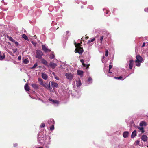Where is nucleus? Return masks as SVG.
Masks as SVG:
<instances>
[{"label": "nucleus", "mask_w": 148, "mask_h": 148, "mask_svg": "<svg viewBox=\"0 0 148 148\" xmlns=\"http://www.w3.org/2000/svg\"><path fill=\"white\" fill-rule=\"evenodd\" d=\"M83 8V6H81V8Z\"/></svg>", "instance_id": "57"}, {"label": "nucleus", "mask_w": 148, "mask_h": 148, "mask_svg": "<svg viewBox=\"0 0 148 148\" xmlns=\"http://www.w3.org/2000/svg\"><path fill=\"white\" fill-rule=\"evenodd\" d=\"M125 77L123 79V77L121 76H119L118 77H114V78H115L116 79H118L119 80H123L125 79Z\"/></svg>", "instance_id": "27"}, {"label": "nucleus", "mask_w": 148, "mask_h": 148, "mask_svg": "<svg viewBox=\"0 0 148 148\" xmlns=\"http://www.w3.org/2000/svg\"><path fill=\"white\" fill-rule=\"evenodd\" d=\"M54 55L53 53L51 54L49 56V58L51 59H53L54 58Z\"/></svg>", "instance_id": "30"}, {"label": "nucleus", "mask_w": 148, "mask_h": 148, "mask_svg": "<svg viewBox=\"0 0 148 148\" xmlns=\"http://www.w3.org/2000/svg\"><path fill=\"white\" fill-rule=\"evenodd\" d=\"M104 56H103L102 57V62L103 63H104Z\"/></svg>", "instance_id": "42"}, {"label": "nucleus", "mask_w": 148, "mask_h": 148, "mask_svg": "<svg viewBox=\"0 0 148 148\" xmlns=\"http://www.w3.org/2000/svg\"><path fill=\"white\" fill-rule=\"evenodd\" d=\"M107 75H108V76H110L108 75V74H107Z\"/></svg>", "instance_id": "58"}, {"label": "nucleus", "mask_w": 148, "mask_h": 148, "mask_svg": "<svg viewBox=\"0 0 148 148\" xmlns=\"http://www.w3.org/2000/svg\"><path fill=\"white\" fill-rule=\"evenodd\" d=\"M65 76L66 78L69 80H71L73 78V75L69 73H66Z\"/></svg>", "instance_id": "3"}, {"label": "nucleus", "mask_w": 148, "mask_h": 148, "mask_svg": "<svg viewBox=\"0 0 148 148\" xmlns=\"http://www.w3.org/2000/svg\"><path fill=\"white\" fill-rule=\"evenodd\" d=\"M129 134V133L128 131H125L123 134V136L124 138H126L128 137Z\"/></svg>", "instance_id": "14"}, {"label": "nucleus", "mask_w": 148, "mask_h": 148, "mask_svg": "<svg viewBox=\"0 0 148 148\" xmlns=\"http://www.w3.org/2000/svg\"><path fill=\"white\" fill-rule=\"evenodd\" d=\"M14 146L16 147L17 146V143H15L14 144Z\"/></svg>", "instance_id": "49"}, {"label": "nucleus", "mask_w": 148, "mask_h": 148, "mask_svg": "<svg viewBox=\"0 0 148 148\" xmlns=\"http://www.w3.org/2000/svg\"><path fill=\"white\" fill-rule=\"evenodd\" d=\"M108 55V50H106L105 51V56H107Z\"/></svg>", "instance_id": "37"}, {"label": "nucleus", "mask_w": 148, "mask_h": 148, "mask_svg": "<svg viewBox=\"0 0 148 148\" xmlns=\"http://www.w3.org/2000/svg\"><path fill=\"white\" fill-rule=\"evenodd\" d=\"M49 65L50 66L54 69L57 66V64L56 63L51 62L50 63Z\"/></svg>", "instance_id": "10"}, {"label": "nucleus", "mask_w": 148, "mask_h": 148, "mask_svg": "<svg viewBox=\"0 0 148 148\" xmlns=\"http://www.w3.org/2000/svg\"><path fill=\"white\" fill-rule=\"evenodd\" d=\"M66 34H67L69 33V32L68 31H67L66 32Z\"/></svg>", "instance_id": "50"}, {"label": "nucleus", "mask_w": 148, "mask_h": 148, "mask_svg": "<svg viewBox=\"0 0 148 148\" xmlns=\"http://www.w3.org/2000/svg\"><path fill=\"white\" fill-rule=\"evenodd\" d=\"M136 130H134L133 131V132H132V135H131V137L132 138H133L136 135Z\"/></svg>", "instance_id": "25"}, {"label": "nucleus", "mask_w": 148, "mask_h": 148, "mask_svg": "<svg viewBox=\"0 0 148 148\" xmlns=\"http://www.w3.org/2000/svg\"><path fill=\"white\" fill-rule=\"evenodd\" d=\"M137 128L139 129V131L140 132H141L142 133H143L144 132V131L143 127H138Z\"/></svg>", "instance_id": "22"}, {"label": "nucleus", "mask_w": 148, "mask_h": 148, "mask_svg": "<svg viewBox=\"0 0 148 148\" xmlns=\"http://www.w3.org/2000/svg\"><path fill=\"white\" fill-rule=\"evenodd\" d=\"M22 37L23 38H24V39H25V40H29V39H28V38L27 37L25 34H23L22 35Z\"/></svg>", "instance_id": "28"}, {"label": "nucleus", "mask_w": 148, "mask_h": 148, "mask_svg": "<svg viewBox=\"0 0 148 148\" xmlns=\"http://www.w3.org/2000/svg\"><path fill=\"white\" fill-rule=\"evenodd\" d=\"M88 81L89 82V83H91L92 82V79L91 77H89L88 79Z\"/></svg>", "instance_id": "33"}, {"label": "nucleus", "mask_w": 148, "mask_h": 148, "mask_svg": "<svg viewBox=\"0 0 148 148\" xmlns=\"http://www.w3.org/2000/svg\"><path fill=\"white\" fill-rule=\"evenodd\" d=\"M148 137L146 135H143L141 137L142 140L146 142L147 140Z\"/></svg>", "instance_id": "9"}, {"label": "nucleus", "mask_w": 148, "mask_h": 148, "mask_svg": "<svg viewBox=\"0 0 148 148\" xmlns=\"http://www.w3.org/2000/svg\"><path fill=\"white\" fill-rule=\"evenodd\" d=\"M11 41L14 43L16 41L14 39H13Z\"/></svg>", "instance_id": "47"}, {"label": "nucleus", "mask_w": 148, "mask_h": 148, "mask_svg": "<svg viewBox=\"0 0 148 148\" xmlns=\"http://www.w3.org/2000/svg\"><path fill=\"white\" fill-rule=\"evenodd\" d=\"M145 46V42H144L143 45H142V47H144V46Z\"/></svg>", "instance_id": "48"}, {"label": "nucleus", "mask_w": 148, "mask_h": 148, "mask_svg": "<svg viewBox=\"0 0 148 148\" xmlns=\"http://www.w3.org/2000/svg\"><path fill=\"white\" fill-rule=\"evenodd\" d=\"M24 81L25 82V80H24Z\"/></svg>", "instance_id": "59"}, {"label": "nucleus", "mask_w": 148, "mask_h": 148, "mask_svg": "<svg viewBox=\"0 0 148 148\" xmlns=\"http://www.w3.org/2000/svg\"><path fill=\"white\" fill-rule=\"evenodd\" d=\"M5 58V55L4 53H3L2 56L1 55V53L0 51V60H2Z\"/></svg>", "instance_id": "21"}, {"label": "nucleus", "mask_w": 148, "mask_h": 148, "mask_svg": "<svg viewBox=\"0 0 148 148\" xmlns=\"http://www.w3.org/2000/svg\"><path fill=\"white\" fill-rule=\"evenodd\" d=\"M77 73L78 75H80L81 76L83 75V71L77 70Z\"/></svg>", "instance_id": "26"}, {"label": "nucleus", "mask_w": 148, "mask_h": 148, "mask_svg": "<svg viewBox=\"0 0 148 148\" xmlns=\"http://www.w3.org/2000/svg\"><path fill=\"white\" fill-rule=\"evenodd\" d=\"M134 61L132 60H131L130 61V64H129V68L132 69L133 66Z\"/></svg>", "instance_id": "15"}, {"label": "nucleus", "mask_w": 148, "mask_h": 148, "mask_svg": "<svg viewBox=\"0 0 148 148\" xmlns=\"http://www.w3.org/2000/svg\"><path fill=\"white\" fill-rule=\"evenodd\" d=\"M106 10V15H105L106 16H109L110 14V12L109 11Z\"/></svg>", "instance_id": "31"}, {"label": "nucleus", "mask_w": 148, "mask_h": 148, "mask_svg": "<svg viewBox=\"0 0 148 148\" xmlns=\"http://www.w3.org/2000/svg\"><path fill=\"white\" fill-rule=\"evenodd\" d=\"M51 84L52 87L53 88H57L58 86V84L54 82H51Z\"/></svg>", "instance_id": "11"}, {"label": "nucleus", "mask_w": 148, "mask_h": 148, "mask_svg": "<svg viewBox=\"0 0 148 148\" xmlns=\"http://www.w3.org/2000/svg\"><path fill=\"white\" fill-rule=\"evenodd\" d=\"M24 88L26 91H29L30 89L28 86V84L27 83H26L25 84L24 87Z\"/></svg>", "instance_id": "18"}, {"label": "nucleus", "mask_w": 148, "mask_h": 148, "mask_svg": "<svg viewBox=\"0 0 148 148\" xmlns=\"http://www.w3.org/2000/svg\"><path fill=\"white\" fill-rule=\"evenodd\" d=\"M143 58L140 56L137 55L136 56V60L135 61V62H141L143 61Z\"/></svg>", "instance_id": "5"}, {"label": "nucleus", "mask_w": 148, "mask_h": 148, "mask_svg": "<svg viewBox=\"0 0 148 148\" xmlns=\"http://www.w3.org/2000/svg\"><path fill=\"white\" fill-rule=\"evenodd\" d=\"M23 62L25 64H27L28 63L29 61L27 59H25L23 60Z\"/></svg>", "instance_id": "32"}, {"label": "nucleus", "mask_w": 148, "mask_h": 148, "mask_svg": "<svg viewBox=\"0 0 148 148\" xmlns=\"http://www.w3.org/2000/svg\"><path fill=\"white\" fill-rule=\"evenodd\" d=\"M32 87L35 90H37L38 88L39 87L38 85L36 84H32L31 85Z\"/></svg>", "instance_id": "16"}, {"label": "nucleus", "mask_w": 148, "mask_h": 148, "mask_svg": "<svg viewBox=\"0 0 148 148\" xmlns=\"http://www.w3.org/2000/svg\"><path fill=\"white\" fill-rule=\"evenodd\" d=\"M80 43H78L75 45L76 48L75 49V53H78L79 54H82L84 52L82 48L80 47Z\"/></svg>", "instance_id": "1"}, {"label": "nucleus", "mask_w": 148, "mask_h": 148, "mask_svg": "<svg viewBox=\"0 0 148 148\" xmlns=\"http://www.w3.org/2000/svg\"><path fill=\"white\" fill-rule=\"evenodd\" d=\"M53 75H54V72H53Z\"/></svg>", "instance_id": "54"}, {"label": "nucleus", "mask_w": 148, "mask_h": 148, "mask_svg": "<svg viewBox=\"0 0 148 148\" xmlns=\"http://www.w3.org/2000/svg\"><path fill=\"white\" fill-rule=\"evenodd\" d=\"M112 68V66L111 65H110L109 66V70L110 71V69Z\"/></svg>", "instance_id": "40"}, {"label": "nucleus", "mask_w": 148, "mask_h": 148, "mask_svg": "<svg viewBox=\"0 0 148 148\" xmlns=\"http://www.w3.org/2000/svg\"><path fill=\"white\" fill-rule=\"evenodd\" d=\"M76 85L78 87H79L81 85V82L80 80L79 79L76 81Z\"/></svg>", "instance_id": "17"}, {"label": "nucleus", "mask_w": 148, "mask_h": 148, "mask_svg": "<svg viewBox=\"0 0 148 148\" xmlns=\"http://www.w3.org/2000/svg\"><path fill=\"white\" fill-rule=\"evenodd\" d=\"M55 78L57 80H59V78L57 76H56L55 77Z\"/></svg>", "instance_id": "46"}, {"label": "nucleus", "mask_w": 148, "mask_h": 148, "mask_svg": "<svg viewBox=\"0 0 148 148\" xmlns=\"http://www.w3.org/2000/svg\"><path fill=\"white\" fill-rule=\"evenodd\" d=\"M31 43L34 45L35 46L36 45V43H34L33 41H31Z\"/></svg>", "instance_id": "44"}, {"label": "nucleus", "mask_w": 148, "mask_h": 148, "mask_svg": "<svg viewBox=\"0 0 148 148\" xmlns=\"http://www.w3.org/2000/svg\"><path fill=\"white\" fill-rule=\"evenodd\" d=\"M97 36L99 37V39H97V41H100V43L101 44L102 43L103 40L104 38V36L103 35L98 36L95 37L96 38Z\"/></svg>", "instance_id": "7"}, {"label": "nucleus", "mask_w": 148, "mask_h": 148, "mask_svg": "<svg viewBox=\"0 0 148 148\" xmlns=\"http://www.w3.org/2000/svg\"><path fill=\"white\" fill-rule=\"evenodd\" d=\"M137 143H139V141H137Z\"/></svg>", "instance_id": "53"}, {"label": "nucleus", "mask_w": 148, "mask_h": 148, "mask_svg": "<svg viewBox=\"0 0 148 148\" xmlns=\"http://www.w3.org/2000/svg\"><path fill=\"white\" fill-rule=\"evenodd\" d=\"M34 37H36V35H35V36H34Z\"/></svg>", "instance_id": "56"}, {"label": "nucleus", "mask_w": 148, "mask_h": 148, "mask_svg": "<svg viewBox=\"0 0 148 148\" xmlns=\"http://www.w3.org/2000/svg\"><path fill=\"white\" fill-rule=\"evenodd\" d=\"M144 10L146 12H148V7L147 8H145L144 9Z\"/></svg>", "instance_id": "41"}, {"label": "nucleus", "mask_w": 148, "mask_h": 148, "mask_svg": "<svg viewBox=\"0 0 148 148\" xmlns=\"http://www.w3.org/2000/svg\"><path fill=\"white\" fill-rule=\"evenodd\" d=\"M49 100L52 103H53L54 104H58V101L56 100H53L51 98H50L49 99Z\"/></svg>", "instance_id": "12"}, {"label": "nucleus", "mask_w": 148, "mask_h": 148, "mask_svg": "<svg viewBox=\"0 0 148 148\" xmlns=\"http://www.w3.org/2000/svg\"><path fill=\"white\" fill-rule=\"evenodd\" d=\"M38 64L37 63H35L34 64V66L31 68V69H34L35 68L36 66H37Z\"/></svg>", "instance_id": "35"}, {"label": "nucleus", "mask_w": 148, "mask_h": 148, "mask_svg": "<svg viewBox=\"0 0 148 148\" xmlns=\"http://www.w3.org/2000/svg\"><path fill=\"white\" fill-rule=\"evenodd\" d=\"M43 148L42 147H40L38 148Z\"/></svg>", "instance_id": "51"}, {"label": "nucleus", "mask_w": 148, "mask_h": 148, "mask_svg": "<svg viewBox=\"0 0 148 148\" xmlns=\"http://www.w3.org/2000/svg\"><path fill=\"white\" fill-rule=\"evenodd\" d=\"M147 125L146 123L144 121H141L140 123V125L141 127L143 126H146Z\"/></svg>", "instance_id": "23"}, {"label": "nucleus", "mask_w": 148, "mask_h": 148, "mask_svg": "<svg viewBox=\"0 0 148 148\" xmlns=\"http://www.w3.org/2000/svg\"><path fill=\"white\" fill-rule=\"evenodd\" d=\"M50 120L49 121L48 123V124H49V125L50 126H51V125H52V123L51 122H50Z\"/></svg>", "instance_id": "39"}, {"label": "nucleus", "mask_w": 148, "mask_h": 148, "mask_svg": "<svg viewBox=\"0 0 148 148\" xmlns=\"http://www.w3.org/2000/svg\"><path fill=\"white\" fill-rule=\"evenodd\" d=\"M109 73H112V72H110V71L109 70Z\"/></svg>", "instance_id": "52"}, {"label": "nucleus", "mask_w": 148, "mask_h": 148, "mask_svg": "<svg viewBox=\"0 0 148 148\" xmlns=\"http://www.w3.org/2000/svg\"><path fill=\"white\" fill-rule=\"evenodd\" d=\"M136 65L137 66H140V62H136Z\"/></svg>", "instance_id": "36"}, {"label": "nucleus", "mask_w": 148, "mask_h": 148, "mask_svg": "<svg viewBox=\"0 0 148 148\" xmlns=\"http://www.w3.org/2000/svg\"><path fill=\"white\" fill-rule=\"evenodd\" d=\"M41 62L44 64L47 65V62L44 59H42L41 60Z\"/></svg>", "instance_id": "24"}, {"label": "nucleus", "mask_w": 148, "mask_h": 148, "mask_svg": "<svg viewBox=\"0 0 148 148\" xmlns=\"http://www.w3.org/2000/svg\"><path fill=\"white\" fill-rule=\"evenodd\" d=\"M42 78L45 80H46L47 79L48 76L45 73H42Z\"/></svg>", "instance_id": "20"}, {"label": "nucleus", "mask_w": 148, "mask_h": 148, "mask_svg": "<svg viewBox=\"0 0 148 148\" xmlns=\"http://www.w3.org/2000/svg\"><path fill=\"white\" fill-rule=\"evenodd\" d=\"M46 137L47 138V140H48L49 141L48 142H47L46 141H45V147H44V148H49V146L47 145H49L50 144L51 138L50 136H45V138H46Z\"/></svg>", "instance_id": "4"}, {"label": "nucleus", "mask_w": 148, "mask_h": 148, "mask_svg": "<svg viewBox=\"0 0 148 148\" xmlns=\"http://www.w3.org/2000/svg\"><path fill=\"white\" fill-rule=\"evenodd\" d=\"M52 122V125H51L50 127V130L51 131L53 130H54V120L53 119H50V121Z\"/></svg>", "instance_id": "6"}, {"label": "nucleus", "mask_w": 148, "mask_h": 148, "mask_svg": "<svg viewBox=\"0 0 148 148\" xmlns=\"http://www.w3.org/2000/svg\"><path fill=\"white\" fill-rule=\"evenodd\" d=\"M106 10V9H103V11H104V10Z\"/></svg>", "instance_id": "55"}, {"label": "nucleus", "mask_w": 148, "mask_h": 148, "mask_svg": "<svg viewBox=\"0 0 148 148\" xmlns=\"http://www.w3.org/2000/svg\"><path fill=\"white\" fill-rule=\"evenodd\" d=\"M36 57L38 59H42L43 53L40 50H37L36 51Z\"/></svg>", "instance_id": "2"}, {"label": "nucleus", "mask_w": 148, "mask_h": 148, "mask_svg": "<svg viewBox=\"0 0 148 148\" xmlns=\"http://www.w3.org/2000/svg\"><path fill=\"white\" fill-rule=\"evenodd\" d=\"M45 124L44 123H41V125H40V127L41 128H43L44 127H45Z\"/></svg>", "instance_id": "38"}, {"label": "nucleus", "mask_w": 148, "mask_h": 148, "mask_svg": "<svg viewBox=\"0 0 148 148\" xmlns=\"http://www.w3.org/2000/svg\"><path fill=\"white\" fill-rule=\"evenodd\" d=\"M7 37L8 39L9 40H10L11 41H12V39H13L10 36L8 35H7Z\"/></svg>", "instance_id": "34"}, {"label": "nucleus", "mask_w": 148, "mask_h": 148, "mask_svg": "<svg viewBox=\"0 0 148 148\" xmlns=\"http://www.w3.org/2000/svg\"><path fill=\"white\" fill-rule=\"evenodd\" d=\"M21 56H19L18 58V60H21Z\"/></svg>", "instance_id": "45"}, {"label": "nucleus", "mask_w": 148, "mask_h": 148, "mask_svg": "<svg viewBox=\"0 0 148 148\" xmlns=\"http://www.w3.org/2000/svg\"><path fill=\"white\" fill-rule=\"evenodd\" d=\"M38 82L40 83V84L43 86L45 87H46V85L45 84H44L43 82L42 79H41L39 78L38 80Z\"/></svg>", "instance_id": "13"}, {"label": "nucleus", "mask_w": 148, "mask_h": 148, "mask_svg": "<svg viewBox=\"0 0 148 148\" xmlns=\"http://www.w3.org/2000/svg\"><path fill=\"white\" fill-rule=\"evenodd\" d=\"M95 38H93L92 39H90L88 41L87 43L88 44L91 42H92L94 41H95Z\"/></svg>", "instance_id": "29"}, {"label": "nucleus", "mask_w": 148, "mask_h": 148, "mask_svg": "<svg viewBox=\"0 0 148 148\" xmlns=\"http://www.w3.org/2000/svg\"><path fill=\"white\" fill-rule=\"evenodd\" d=\"M14 43L16 46H18L19 45L18 43L16 41Z\"/></svg>", "instance_id": "43"}, {"label": "nucleus", "mask_w": 148, "mask_h": 148, "mask_svg": "<svg viewBox=\"0 0 148 148\" xmlns=\"http://www.w3.org/2000/svg\"><path fill=\"white\" fill-rule=\"evenodd\" d=\"M80 61L82 63L83 65L84 66L86 67V68H87L89 66L87 65H86L84 64V61L83 59H81L80 60Z\"/></svg>", "instance_id": "19"}, {"label": "nucleus", "mask_w": 148, "mask_h": 148, "mask_svg": "<svg viewBox=\"0 0 148 148\" xmlns=\"http://www.w3.org/2000/svg\"><path fill=\"white\" fill-rule=\"evenodd\" d=\"M42 50L44 51L45 52H47L48 51H50L51 50L47 48L46 46L43 45H42Z\"/></svg>", "instance_id": "8"}]
</instances>
